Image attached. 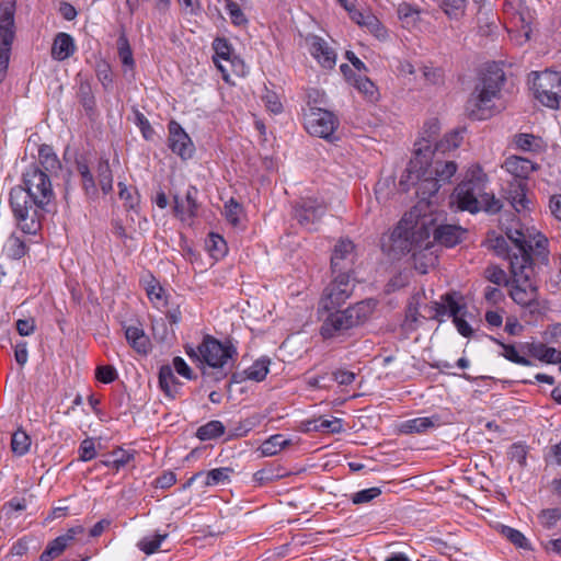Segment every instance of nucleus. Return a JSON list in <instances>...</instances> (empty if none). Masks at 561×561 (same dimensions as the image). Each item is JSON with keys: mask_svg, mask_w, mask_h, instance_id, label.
<instances>
[{"mask_svg": "<svg viewBox=\"0 0 561 561\" xmlns=\"http://www.w3.org/2000/svg\"><path fill=\"white\" fill-rule=\"evenodd\" d=\"M310 51L322 67L329 69L334 67L336 58L335 53L323 38L312 36Z\"/></svg>", "mask_w": 561, "mask_h": 561, "instance_id": "20", "label": "nucleus"}, {"mask_svg": "<svg viewBox=\"0 0 561 561\" xmlns=\"http://www.w3.org/2000/svg\"><path fill=\"white\" fill-rule=\"evenodd\" d=\"M333 280L325 288V297L323 306L325 309H331L342 305L352 295L354 284L351 280L350 274H332Z\"/></svg>", "mask_w": 561, "mask_h": 561, "instance_id": "12", "label": "nucleus"}, {"mask_svg": "<svg viewBox=\"0 0 561 561\" xmlns=\"http://www.w3.org/2000/svg\"><path fill=\"white\" fill-rule=\"evenodd\" d=\"M437 424H439V417L436 415L431 417H416L402 423L400 431L404 434L424 433Z\"/></svg>", "mask_w": 561, "mask_h": 561, "instance_id": "30", "label": "nucleus"}, {"mask_svg": "<svg viewBox=\"0 0 561 561\" xmlns=\"http://www.w3.org/2000/svg\"><path fill=\"white\" fill-rule=\"evenodd\" d=\"M96 77L105 90H111L113 85V76L107 62L101 60L96 64Z\"/></svg>", "mask_w": 561, "mask_h": 561, "instance_id": "47", "label": "nucleus"}, {"mask_svg": "<svg viewBox=\"0 0 561 561\" xmlns=\"http://www.w3.org/2000/svg\"><path fill=\"white\" fill-rule=\"evenodd\" d=\"M531 356L548 364H561V351L549 347L543 343H533L529 345Z\"/></svg>", "mask_w": 561, "mask_h": 561, "instance_id": "29", "label": "nucleus"}, {"mask_svg": "<svg viewBox=\"0 0 561 561\" xmlns=\"http://www.w3.org/2000/svg\"><path fill=\"white\" fill-rule=\"evenodd\" d=\"M448 294L444 295L442 297V301L440 302H434L433 306H431L428 309H430V312H428V318H433V319H437L439 321H442V317L448 314L449 316V307H448V301L446 300V296Z\"/></svg>", "mask_w": 561, "mask_h": 561, "instance_id": "55", "label": "nucleus"}, {"mask_svg": "<svg viewBox=\"0 0 561 561\" xmlns=\"http://www.w3.org/2000/svg\"><path fill=\"white\" fill-rule=\"evenodd\" d=\"M168 537L167 533H157L153 536H146L138 542V548L146 554L154 553L161 546V542Z\"/></svg>", "mask_w": 561, "mask_h": 561, "instance_id": "39", "label": "nucleus"}, {"mask_svg": "<svg viewBox=\"0 0 561 561\" xmlns=\"http://www.w3.org/2000/svg\"><path fill=\"white\" fill-rule=\"evenodd\" d=\"M14 10V2L3 3L0 8V83L7 75L11 45L15 35Z\"/></svg>", "mask_w": 561, "mask_h": 561, "instance_id": "10", "label": "nucleus"}, {"mask_svg": "<svg viewBox=\"0 0 561 561\" xmlns=\"http://www.w3.org/2000/svg\"><path fill=\"white\" fill-rule=\"evenodd\" d=\"M380 494H381V490L377 486H374V488H369V489H365V490L356 492L353 495L352 501L354 504L368 503L371 500L379 496Z\"/></svg>", "mask_w": 561, "mask_h": 561, "instance_id": "53", "label": "nucleus"}, {"mask_svg": "<svg viewBox=\"0 0 561 561\" xmlns=\"http://www.w3.org/2000/svg\"><path fill=\"white\" fill-rule=\"evenodd\" d=\"M79 459L82 461H89L96 456L95 444L93 438H85L81 442L79 447Z\"/></svg>", "mask_w": 561, "mask_h": 561, "instance_id": "56", "label": "nucleus"}, {"mask_svg": "<svg viewBox=\"0 0 561 561\" xmlns=\"http://www.w3.org/2000/svg\"><path fill=\"white\" fill-rule=\"evenodd\" d=\"M75 49L73 38L67 33H58L51 46V56L54 59L62 61L69 58Z\"/></svg>", "mask_w": 561, "mask_h": 561, "instance_id": "24", "label": "nucleus"}, {"mask_svg": "<svg viewBox=\"0 0 561 561\" xmlns=\"http://www.w3.org/2000/svg\"><path fill=\"white\" fill-rule=\"evenodd\" d=\"M346 11L350 14V18L359 25H369L376 24L378 25V20L374 15H365L359 10L355 8L354 4L350 5Z\"/></svg>", "mask_w": 561, "mask_h": 561, "instance_id": "52", "label": "nucleus"}, {"mask_svg": "<svg viewBox=\"0 0 561 561\" xmlns=\"http://www.w3.org/2000/svg\"><path fill=\"white\" fill-rule=\"evenodd\" d=\"M465 0H443L440 8L448 15H457L462 10Z\"/></svg>", "mask_w": 561, "mask_h": 561, "instance_id": "61", "label": "nucleus"}, {"mask_svg": "<svg viewBox=\"0 0 561 561\" xmlns=\"http://www.w3.org/2000/svg\"><path fill=\"white\" fill-rule=\"evenodd\" d=\"M371 311V301L363 300L346 308L345 310L332 312L321 325V335L324 339L340 335L345 331L362 324L369 317Z\"/></svg>", "mask_w": 561, "mask_h": 561, "instance_id": "6", "label": "nucleus"}, {"mask_svg": "<svg viewBox=\"0 0 561 561\" xmlns=\"http://www.w3.org/2000/svg\"><path fill=\"white\" fill-rule=\"evenodd\" d=\"M526 185L527 184L524 180H514L511 182L507 192V199L512 207L518 213L526 209L529 203L525 194Z\"/></svg>", "mask_w": 561, "mask_h": 561, "instance_id": "26", "label": "nucleus"}, {"mask_svg": "<svg viewBox=\"0 0 561 561\" xmlns=\"http://www.w3.org/2000/svg\"><path fill=\"white\" fill-rule=\"evenodd\" d=\"M533 90L539 102L550 108H557L561 101V73L551 70L536 72Z\"/></svg>", "mask_w": 561, "mask_h": 561, "instance_id": "9", "label": "nucleus"}, {"mask_svg": "<svg viewBox=\"0 0 561 561\" xmlns=\"http://www.w3.org/2000/svg\"><path fill=\"white\" fill-rule=\"evenodd\" d=\"M526 185L527 184L524 180H514L511 182L507 192V199L512 207L518 213L526 209L529 203L525 194Z\"/></svg>", "mask_w": 561, "mask_h": 561, "instance_id": "27", "label": "nucleus"}, {"mask_svg": "<svg viewBox=\"0 0 561 561\" xmlns=\"http://www.w3.org/2000/svg\"><path fill=\"white\" fill-rule=\"evenodd\" d=\"M180 385L181 383L176 380L171 366L163 365L160 367L159 386L167 397L174 399Z\"/></svg>", "mask_w": 561, "mask_h": 561, "instance_id": "28", "label": "nucleus"}, {"mask_svg": "<svg viewBox=\"0 0 561 561\" xmlns=\"http://www.w3.org/2000/svg\"><path fill=\"white\" fill-rule=\"evenodd\" d=\"M506 236L512 241L516 249V251H514L512 254H508L510 267H512V263L515 261V259H525L527 261V264H534V260L531 257L533 245L526 239L523 231L518 229H510L506 232Z\"/></svg>", "mask_w": 561, "mask_h": 561, "instance_id": "18", "label": "nucleus"}, {"mask_svg": "<svg viewBox=\"0 0 561 561\" xmlns=\"http://www.w3.org/2000/svg\"><path fill=\"white\" fill-rule=\"evenodd\" d=\"M225 433V425L220 421H209L197 428L196 436L201 440H210Z\"/></svg>", "mask_w": 561, "mask_h": 561, "instance_id": "33", "label": "nucleus"}, {"mask_svg": "<svg viewBox=\"0 0 561 561\" xmlns=\"http://www.w3.org/2000/svg\"><path fill=\"white\" fill-rule=\"evenodd\" d=\"M490 242H491V248L494 250V252L497 255H506L508 257V254L513 253L512 250H510V248H508L507 240L502 236L494 238Z\"/></svg>", "mask_w": 561, "mask_h": 561, "instance_id": "64", "label": "nucleus"}, {"mask_svg": "<svg viewBox=\"0 0 561 561\" xmlns=\"http://www.w3.org/2000/svg\"><path fill=\"white\" fill-rule=\"evenodd\" d=\"M499 344L503 347V350H504L503 356L507 360L518 364V365H522V366H530L533 364L526 357L520 356L514 345L504 344L502 342H499Z\"/></svg>", "mask_w": 561, "mask_h": 561, "instance_id": "51", "label": "nucleus"}, {"mask_svg": "<svg viewBox=\"0 0 561 561\" xmlns=\"http://www.w3.org/2000/svg\"><path fill=\"white\" fill-rule=\"evenodd\" d=\"M308 105V112L305 113L307 131L312 136L330 140L339 124L335 115L328 110L311 105L310 102Z\"/></svg>", "mask_w": 561, "mask_h": 561, "instance_id": "11", "label": "nucleus"}, {"mask_svg": "<svg viewBox=\"0 0 561 561\" xmlns=\"http://www.w3.org/2000/svg\"><path fill=\"white\" fill-rule=\"evenodd\" d=\"M51 175L38 164L22 174V184L10 191V206L19 228L27 234L41 229V218L55 199Z\"/></svg>", "mask_w": 561, "mask_h": 561, "instance_id": "1", "label": "nucleus"}, {"mask_svg": "<svg viewBox=\"0 0 561 561\" xmlns=\"http://www.w3.org/2000/svg\"><path fill=\"white\" fill-rule=\"evenodd\" d=\"M197 193L195 186H190L184 198L174 195V213L182 221L191 220L196 216L198 209Z\"/></svg>", "mask_w": 561, "mask_h": 561, "instance_id": "17", "label": "nucleus"}, {"mask_svg": "<svg viewBox=\"0 0 561 561\" xmlns=\"http://www.w3.org/2000/svg\"><path fill=\"white\" fill-rule=\"evenodd\" d=\"M501 533L516 547L527 550L531 549L529 541L519 530L510 526H502Z\"/></svg>", "mask_w": 561, "mask_h": 561, "instance_id": "45", "label": "nucleus"}, {"mask_svg": "<svg viewBox=\"0 0 561 561\" xmlns=\"http://www.w3.org/2000/svg\"><path fill=\"white\" fill-rule=\"evenodd\" d=\"M428 156H426L427 163H424L425 171L421 174H432L437 178L440 183L448 182L457 171V164L454 161H442L437 157L439 152L432 150L428 146ZM425 160V157L423 158Z\"/></svg>", "mask_w": 561, "mask_h": 561, "instance_id": "15", "label": "nucleus"}, {"mask_svg": "<svg viewBox=\"0 0 561 561\" xmlns=\"http://www.w3.org/2000/svg\"><path fill=\"white\" fill-rule=\"evenodd\" d=\"M426 156H428V148H416L414 157L407 169V181H411L413 184L417 183L416 193L423 199L436 194L440 187V182L437 181V178L427 173L421 174V171H425L424 163H427V160L423 158H426Z\"/></svg>", "mask_w": 561, "mask_h": 561, "instance_id": "8", "label": "nucleus"}, {"mask_svg": "<svg viewBox=\"0 0 561 561\" xmlns=\"http://www.w3.org/2000/svg\"><path fill=\"white\" fill-rule=\"evenodd\" d=\"M505 169L510 172L514 180H524L536 169L535 164L526 159L520 157H510L505 160Z\"/></svg>", "mask_w": 561, "mask_h": 561, "instance_id": "23", "label": "nucleus"}, {"mask_svg": "<svg viewBox=\"0 0 561 561\" xmlns=\"http://www.w3.org/2000/svg\"><path fill=\"white\" fill-rule=\"evenodd\" d=\"M510 268L512 274L511 298L522 307L538 306V288L531 280L534 264H527L525 259H515Z\"/></svg>", "mask_w": 561, "mask_h": 561, "instance_id": "7", "label": "nucleus"}, {"mask_svg": "<svg viewBox=\"0 0 561 561\" xmlns=\"http://www.w3.org/2000/svg\"><path fill=\"white\" fill-rule=\"evenodd\" d=\"M430 238L431 231L425 219L412 224L402 218L390 232L382 234L380 245L390 259L399 260L409 253L415 255L417 251L428 249L432 243Z\"/></svg>", "mask_w": 561, "mask_h": 561, "instance_id": "2", "label": "nucleus"}, {"mask_svg": "<svg viewBox=\"0 0 561 561\" xmlns=\"http://www.w3.org/2000/svg\"><path fill=\"white\" fill-rule=\"evenodd\" d=\"M38 164L44 171L51 176L57 174L61 169V162L55 153L54 149L48 145H42L38 149Z\"/></svg>", "mask_w": 561, "mask_h": 561, "instance_id": "25", "label": "nucleus"}, {"mask_svg": "<svg viewBox=\"0 0 561 561\" xmlns=\"http://www.w3.org/2000/svg\"><path fill=\"white\" fill-rule=\"evenodd\" d=\"M504 81L505 73L497 65L485 68L466 103V113L471 119L483 121L492 115V102L499 96Z\"/></svg>", "mask_w": 561, "mask_h": 561, "instance_id": "4", "label": "nucleus"}, {"mask_svg": "<svg viewBox=\"0 0 561 561\" xmlns=\"http://www.w3.org/2000/svg\"><path fill=\"white\" fill-rule=\"evenodd\" d=\"M68 547L66 543V539L60 538L59 536L51 540L45 550L42 552L39 560L41 561H50L57 557H59Z\"/></svg>", "mask_w": 561, "mask_h": 561, "instance_id": "38", "label": "nucleus"}, {"mask_svg": "<svg viewBox=\"0 0 561 561\" xmlns=\"http://www.w3.org/2000/svg\"><path fill=\"white\" fill-rule=\"evenodd\" d=\"M486 175L478 165L468 170L465 180L458 184L453 194L458 208L470 213L484 210L489 214L499 213L503 205L493 194L485 192Z\"/></svg>", "mask_w": 561, "mask_h": 561, "instance_id": "3", "label": "nucleus"}, {"mask_svg": "<svg viewBox=\"0 0 561 561\" xmlns=\"http://www.w3.org/2000/svg\"><path fill=\"white\" fill-rule=\"evenodd\" d=\"M209 251L213 256L222 255L226 251V241L219 234H209Z\"/></svg>", "mask_w": 561, "mask_h": 561, "instance_id": "57", "label": "nucleus"}, {"mask_svg": "<svg viewBox=\"0 0 561 561\" xmlns=\"http://www.w3.org/2000/svg\"><path fill=\"white\" fill-rule=\"evenodd\" d=\"M117 48H118V57L122 64L129 70H133L135 67V60L133 57L131 47L129 45L128 38L125 34H122L117 39Z\"/></svg>", "mask_w": 561, "mask_h": 561, "instance_id": "37", "label": "nucleus"}, {"mask_svg": "<svg viewBox=\"0 0 561 561\" xmlns=\"http://www.w3.org/2000/svg\"><path fill=\"white\" fill-rule=\"evenodd\" d=\"M133 458V453L118 448L112 453L111 463H113V468L119 470L122 467L126 466Z\"/></svg>", "mask_w": 561, "mask_h": 561, "instance_id": "54", "label": "nucleus"}, {"mask_svg": "<svg viewBox=\"0 0 561 561\" xmlns=\"http://www.w3.org/2000/svg\"><path fill=\"white\" fill-rule=\"evenodd\" d=\"M125 337L138 354L147 355L149 353L151 343L141 328L135 325L126 327Z\"/></svg>", "mask_w": 561, "mask_h": 561, "instance_id": "21", "label": "nucleus"}, {"mask_svg": "<svg viewBox=\"0 0 561 561\" xmlns=\"http://www.w3.org/2000/svg\"><path fill=\"white\" fill-rule=\"evenodd\" d=\"M397 13L400 20L405 21L413 15H419L421 10L411 3L402 2L398 5Z\"/></svg>", "mask_w": 561, "mask_h": 561, "instance_id": "62", "label": "nucleus"}, {"mask_svg": "<svg viewBox=\"0 0 561 561\" xmlns=\"http://www.w3.org/2000/svg\"><path fill=\"white\" fill-rule=\"evenodd\" d=\"M135 122H136L137 126L140 128L144 137L146 139H149L151 137L153 130H152L147 117L138 110H135Z\"/></svg>", "mask_w": 561, "mask_h": 561, "instance_id": "63", "label": "nucleus"}, {"mask_svg": "<svg viewBox=\"0 0 561 561\" xmlns=\"http://www.w3.org/2000/svg\"><path fill=\"white\" fill-rule=\"evenodd\" d=\"M440 126L438 119L433 118L426 122L423 129L422 140L416 144V146H419L417 148L428 146L432 149L431 144L435 141Z\"/></svg>", "mask_w": 561, "mask_h": 561, "instance_id": "40", "label": "nucleus"}, {"mask_svg": "<svg viewBox=\"0 0 561 561\" xmlns=\"http://www.w3.org/2000/svg\"><path fill=\"white\" fill-rule=\"evenodd\" d=\"M430 228L431 234L436 242L445 247H455L461 241L462 234L466 232L459 226L455 225H440L437 227Z\"/></svg>", "mask_w": 561, "mask_h": 561, "instance_id": "19", "label": "nucleus"}, {"mask_svg": "<svg viewBox=\"0 0 561 561\" xmlns=\"http://www.w3.org/2000/svg\"><path fill=\"white\" fill-rule=\"evenodd\" d=\"M78 95L82 106L87 111H92L95 106L94 95L92 93L91 85L87 81H82L79 85Z\"/></svg>", "mask_w": 561, "mask_h": 561, "instance_id": "49", "label": "nucleus"}, {"mask_svg": "<svg viewBox=\"0 0 561 561\" xmlns=\"http://www.w3.org/2000/svg\"><path fill=\"white\" fill-rule=\"evenodd\" d=\"M308 431H319L324 433H340L343 430L341 419L317 420L308 423Z\"/></svg>", "mask_w": 561, "mask_h": 561, "instance_id": "36", "label": "nucleus"}, {"mask_svg": "<svg viewBox=\"0 0 561 561\" xmlns=\"http://www.w3.org/2000/svg\"><path fill=\"white\" fill-rule=\"evenodd\" d=\"M198 352L202 363L215 369H203V376L215 381H219L228 375L227 368H232L234 357L238 355L237 348L231 342L221 343L210 335L204 337L203 342L198 345Z\"/></svg>", "mask_w": 561, "mask_h": 561, "instance_id": "5", "label": "nucleus"}, {"mask_svg": "<svg viewBox=\"0 0 561 561\" xmlns=\"http://www.w3.org/2000/svg\"><path fill=\"white\" fill-rule=\"evenodd\" d=\"M484 276L489 282L499 286H510L512 283V279H508L506 273L497 265L488 266L484 271Z\"/></svg>", "mask_w": 561, "mask_h": 561, "instance_id": "46", "label": "nucleus"}, {"mask_svg": "<svg viewBox=\"0 0 561 561\" xmlns=\"http://www.w3.org/2000/svg\"><path fill=\"white\" fill-rule=\"evenodd\" d=\"M232 472L231 468H216L205 472L203 478L204 485H216L219 483H224L229 480V474Z\"/></svg>", "mask_w": 561, "mask_h": 561, "instance_id": "41", "label": "nucleus"}, {"mask_svg": "<svg viewBox=\"0 0 561 561\" xmlns=\"http://www.w3.org/2000/svg\"><path fill=\"white\" fill-rule=\"evenodd\" d=\"M96 378L103 383H111L117 378L116 369L113 366H99L96 368Z\"/></svg>", "mask_w": 561, "mask_h": 561, "instance_id": "58", "label": "nucleus"}, {"mask_svg": "<svg viewBox=\"0 0 561 561\" xmlns=\"http://www.w3.org/2000/svg\"><path fill=\"white\" fill-rule=\"evenodd\" d=\"M26 253V245L23 240L12 234L8 240V255L13 260H19Z\"/></svg>", "mask_w": 561, "mask_h": 561, "instance_id": "50", "label": "nucleus"}, {"mask_svg": "<svg viewBox=\"0 0 561 561\" xmlns=\"http://www.w3.org/2000/svg\"><path fill=\"white\" fill-rule=\"evenodd\" d=\"M270 359L261 358L253 363L242 374H233L231 376V382H241L243 379H250L254 381H262L268 374Z\"/></svg>", "mask_w": 561, "mask_h": 561, "instance_id": "22", "label": "nucleus"}, {"mask_svg": "<svg viewBox=\"0 0 561 561\" xmlns=\"http://www.w3.org/2000/svg\"><path fill=\"white\" fill-rule=\"evenodd\" d=\"M225 9L227 10L233 25L245 26L248 24L249 21L245 14L236 1L226 0Z\"/></svg>", "mask_w": 561, "mask_h": 561, "instance_id": "43", "label": "nucleus"}, {"mask_svg": "<svg viewBox=\"0 0 561 561\" xmlns=\"http://www.w3.org/2000/svg\"><path fill=\"white\" fill-rule=\"evenodd\" d=\"M31 446V439L24 431H16L12 435L11 447L15 455L23 456Z\"/></svg>", "mask_w": 561, "mask_h": 561, "instance_id": "42", "label": "nucleus"}, {"mask_svg": "<svg viewBox=\"0 0 561 561\" xmlns=\"http://www.w3.org/2000/svg\"><path fill=\"white\" fill-rule=\"evenodd\" d=\"M290 444L282 434H276L267 438L261 446L264 456H274Z\"/></svg>", "mask_w": 561, "mask_h": 561, "instance_id": "32", "label": "nucleus"}, {"mask_svg": "<svg viewBox=\"0 0 561 561\" xmlns=\"http://www.w3.org/2000/svg\"><path fill=\"white\" fill-rule=\"evenodd\" d=\"M461 141V136L458 131H451L447 134L444 139L439 141H435L434 151L444 153L447 150L456 149L459 147Z\"/></svg>", "mask_w": 561, "mask_h": 561, "instance_id": "44", "label": "nucleus"}, {"mask_svg": "<svg viewBox=\"0 0 561 561\" xmlns=\"http://www.w3.org/2000/svg\"><path fill=\"white\" fill-rule=\"evenodd\" d=\"M98 179L101 190L107 194L113 188V176L108 160H101L98 164Z\"/></svg>", "mask_w": 561, "mask_h": 561, "instance_id": "35", "label": "nucleus"}, {"mask_svg": "<svg viewBox=\"0 0 561 561\" xmlns=\"http://www.w3.org/2000/svg\"><path fill=\"white\" fill-rule=\"evenodd\" d=\"M540 524L550 529L561 519V508H547L542 510L538 515Z\"/></svg>", "mask_w": 561, "mask_h": 561, "instance_id": "48", "label": "nucleus"}, {"mask_svg": "<svg viewBox=\"0 0 561 561\" xmlns=\"http://www.w3.org/2000/svg\"><path fill=\"white\" fill-rule=\"evenodd\" d=\"M446 300L448 301L449 317H453V321L458 332L462 336L469 337L472 334V329L470 324L459 316L462 307L453 298L451 295H447Z\"/></svg>", "mask_w": 561, "mask_h": 561, "instance_id": "31", "label": "nucleus"}, {"mask_svg": "<svg viewBox=\"0 0 561 561\" xmlns=\"http://www.w3.org/2000/svg\"><path fill=\"white\" fill-rule=\"evenodd\" d=\"M354 87L369 101H377L379 93L373 81H370L367 77H353Z\"/></svg>", "mask_w": 561, "mask_h": 561, "instance_id": "34", "label": "nucleus"}, {"mask_svg": "<svg viewBox=\"0 0 561 561\" xmlns=\"http://www.w3.org/2000/svg\"><path fill=\"white\" fill-rule=\"evenodd\" d=\"M15 328L21 336H28L35 331V320L33 318L19 319L15 323Z\"/></svg>", "mask_w": 561, "mask_h": 561, "instance_id": "59", "label": "nucleus"}, {"mask_svg": "<svg viewBox=\"0 0 561 561\" xmlns=\"http://www.w3.org/2000/svg\"><path fill=\"white\" fill-rule=\"evenodd\" d=\"M355 259L354 243L348 239L340 240L331 255L332 274H350L353 271Z\"/></svg>", "mask_w": 561, "mask_h": 561, "instance_id": "14", "label": "nucleus"}, {"mask_svg": "<svg viewBox=\"0 0 561 561\" xmlns=\"http://www.w3.org/2000/svg\"><path fill=\"white\" fill-rule=\"evenodd\" d=\"M263 101L266 107L275 114H278L283 111V105L276 93L272 91H266V94L263 96Z\"/></svg>", "mask_w": 561, "mask_h": 561, "instance_id": "60", "label": "nucleus"}, {"mask_svg": "<svg viewBox=\"0 0 561 561\" xmlns=\"http://www.w3.org/2000/svg\"><path fill=\"white\" fill-rule=\"evenodd\" d=\"M325 214V206L323 203L313 198H304L295 206V218L301 227L308 231L317 230V224Z\"/></svg>", "mask_w": 561, "mask_h": 561, "instance_id": "13", "label": "nucleus"}, {"mask_svg": "<svg viewBox=\"0 0 561 561\" xmlns=\"http://www.w3.org/2000/svg\"><path fill=\"white\" fill-rule=\"evenodd\" d=\"M169 148L182 159H190L194 153V145L181 125L174 121L169 124Z\"/></svg>", "mask_w": 561, "mask_h": 561, "instance_id": "16", "label": "nucleus"}]
</instances>
